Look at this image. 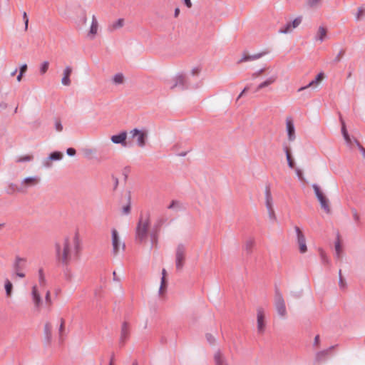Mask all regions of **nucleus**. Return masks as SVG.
Instances as JSON below:
<instances>
[{
    "label": "nucleus",
    "mask_w": 365,
    "mask_h": 365,
    "mask_svg": "<svg viewBox=\"0 0 365 365\" xmlns=\"http://www.w3.org/2000/svg\"><path fill=\"white\" fill-rule=\"evenodd\" d=\"M56 261L63 265L69 264L76 259L81 250V241L79 234L76 232L63 237L55 243Z\"/></svg>",
    "instance_id": "obj_1"
},
{
    "label": "nucleus",
    "mask_w": 365,
    "mask_h": 365,
    "mask_svg": "<svg viewBox=\"0 0 365 365\" xmlns=\"http://www.w3.org/2000/svg\"><path fill=\"white\" fill-rule=\"evenodd\" d=\"M312 187L314 191L315 195L320 203L321 208L326 213H330L331 208L329 199L326 197L324 193L321 190L320 187L317 185H313Z\"/></svg>",
    "instance_id": "obj_2"
},
{
    "label": "nucleus",
    "mask_w": 365,
    "mask_h": 365,
    "mask_svg": "<svg viewBox=\"0 0 365 365\" xmlns=\"http://www.w3.org/2000/svg\"><path fill=\"white\" fill-rule=\"evenodd\" d=\"M130 135L133 141L136 142L139 147L143 148L145 146L148 137L146 130L134 128L130 131Z\"/></svg>",
    "instance_id": "obj_3"
},
{
    "label": "nucleus",
    "mask_w": 365,
    "mask_h": 365,
    "mask_svg": "<svg viewBox=\"0 0 365 365\" xmlns=\"http://www.w3.org/2000/svg\"><path fill=\"white\" fill-rule=\"evenodd\" d=\"M149 225L150 220L148 217L140 218L136 230L137 238L139 240L142 241L145 238L149 228Z\"/></svg>",
    "instance_id": "obj_4"
},
{
    "label": "nucleus",
    "mask_w": 365,
    "mask_h": 365,
    "mask_svg": "<svg viewBox=\"0 0 365 365\" xmlns=\"http://www.w3.org/2000/svg\"><path fill=\"white\" fill-rule=\"evenodd\" d=\"M112 245L113 252L115 255L125 250V244L121 240L118 231L115 229L112 230Z\"/></svg>",
    "instance_id": "obj_5"
},
{
    "label": "nucleus",
    "mask_w": 365,
    "mask_h": 365,
    "mask_svg": "<svg viewBox=\"0 0 365 365\" xmlns=\"http://www.w3.org/2000/svg\"><path fill=\"white\" fill-rule=\"evenodd\" d=\"M266 314L262 308L257 310V329L259 334H263L266 328Z\"/></svg>",
    "instance_id": "obj_6"
},
{
    "label": "nucleus",
    "mask_w": 365,
    "mask_h": 365,
    "mask_svg": "<svg viewBox=\"0 0 365 365\" xmlns=\"http://www.w3.org/2000/svg\"><path fill=\"white\" fill-rule=\"evenodd\" d=\"M302 21V16H298L295 18L292 21L288 22L285 25L282 26L279 29V33L284 34L292 33L294 29L297 28L300 25Z\"/></svg>",
    "instance_id": "obj_7"
},
{
    "label": "nucleus",
    "mask_w": 365,
    "mask_h": 365,
    "mask_svg": "<svg viewBox=\"0 0 365 365\" xmlns=\"http://www.w3.org/2000/svg\"><path fill=\"white\" fill-rule=\"evenodd\" d=\"M274 305L278 314L284 317L287 315L285 302L282 295L279 292H277L276 294Z\"/></svg>",
    "instance_id": "obj_8"
},
{
    "label": "nucleus",
    "mask_w": 365,
    "mask_h": 365,
    "mask_svg": "<svg viewBox=\"0 0 365 365\" xmlns=\"http://www.w3.org/2000/svg\"><path fill=\"white\" fill-rule=\"evenodd\" d=\"M31 294L34 308L35 311L39 312L42 305V299L36 285H34L32 287Z\"/></svg>",
    "instance_id": "obj_9"
},
{
    "label": "nucleus",
    "mask_w": 365,
    "mask_h": 365,
    "mask_svg": "<svg viewBox=\"0 0 365 365\" xmlns=\"http://www.w3.org/2000/svg\"><path fill=\"white\" fill-rule=\"evenodd\" d=\"M99 30V23L95 15L92 16L91 26L87 31V38L93 40L98 35Z\"/></svg>",
    "instance_id": "obj_10"
},
{
    "label": "nucleus",
    "mask_w": 365,
    "mask_h": 365,
    "mask_svg": "<svg viewBox=\"0 0 365 365\" xmlns=\"http://www.w3.org/2000/svg\"><path fill=\"white\" fill-rule=\"evenodd\" d=\"M185 256V247L180 244L176 248L175 258H176V267L181 269L183 266Z\"/></svg>",
    "instance_id": "obj_11"
},
{
    "label": "nucleus",
    "mask_w": 365,
    "mask_h": 365,
    "mask_svg": "<svg viewBox=\"0 0 365 365\" xmlns=\"http://www.w3.org/2000/svg\"><path fill=\"white\" fill-rule=\"evenodd\" d=\"M294 230L297 234V241L299 245V252L305 253L307 251L305 236L299 227H295Z\"/></svg>",
    "instance_id": "obj_12"
},
{
    "label": "nucleus",
    "mask_w": 365,
    "mask_h": 365,
    "mask_svg": "<svg viewBox=\"0 0 365 365\" xmlns=\"http://www.w3.org/2000/svg\"><path fill=\"white\" fill-rule=\"evenodd\" d=\"M26 265V260L22 258H16L14 264V274L20 278L25 277L26 274L24 272V269Z\"/></svg>",
    "instance_id": "obj_13"
},
{
    "label": "nucleus",
    "mask_w": 365,
    "mask_h": 365,
    "mask_svg": "<svg viewBox=\"0 0 365 365\" xmlns=\"http://www.w3.org/2000/svg\"><path fill=\"white\" fill-rule=\"evenodd\" d=\"M324 78V73L323 72H321L316 76L314 80L312 81L307 86L299 88L297 91L301 92L308 88H316L319 86V84L322 82Z\"/></svg>",
    "instance_id": "obj_14"
},
{
    "label": "nucleus",
    "mask_w": 365,
    "mask_h": 365,
    "mask_svg": "<svg viewBox=\"0 0 365 365\" xmlns=\"http://www.w3.org/2000/svg\"><path fill=\"white\" fill-rule=\"evenodd\" d=\"M286 130L287 132L288 140L293 141L295 139V128L293 119L291 117L286 118Z\"/></svg>",
    "instance_id": "obj_15"
},
{
    "label": "nucleus",
    "mask_w": 365,
    "mask_h": 365,
    "mask_svg": "<svg viewBox=\"0 0 365 365\" xmlns=\"http://www.w3.org/2000/svg\"><path fill=\"white\" fill-rule=\"evenodd\" d=\"M124 25L125 19L123 18L118 19L108 24L107 30L110 33H113L122 29L124 26Z\"/></svg>",
    "instance_id": "obj_16"
},
{
    "label": "nucleus",
    "mask_w": 365,
    "mask_h": 365,
    "mask_svg": "<svg viewBox=\"0 0 365 365\" xmlns=\"http://www.w3.org/2000/svg\"><path fill=\"white\" fill-rule=\"evenodd\" d=\"M127 133L121 132L118 135H112L110 138L111 141L115 144H120L123 147L127 146Z\"/></svg>",
    "instance_id": "obj_17"
},
{
    "label": "nucleus",
    "mask_w": 365,
    "mask_h": 365,
    "mask_svg": "<svg viewBox=\"0 0 365 365\" xmlns=\"http://www.w3.org/2000/svg\"><path fill=\"white\" fill-rule=\"evenodd\" d=\"M63 157V154L61 152L56 151L50 154L48 159L44 160L43 165L46 168H50L51 166L52 160H61Z\"/></svg>",
    "instance_id": "obj_18"
},
{
    "label": "nucleus",
    "mask_w": 365,
    "mask_h": 365,
    "mask_svg": "<svg viewBox=\"0 0 365 365\" xmlns=\"http://www.w3.org/2000/svg\"><path fill=\"white\" fill-rule=\"evenodd\" d=\"M72 68L71 66H66L63 71V77L61 79V83L63 86H68L71 85V81L70 80V76L72 73Z\"/></svg>",
    "instance_id": "obj_19"
},
{
    "label": "nucleus",
    "mask_w": 365,
    "mask_h": 365,
    "mask_svg": "<svg viewBox=\"0 0 365 365\" xmlns=\"http://www.w3.org/2000/svg\"><path fill=\"white\" fill-rule=\"evenodd\" d=\"M40 182V178L37 176L28 177L24 179L21 182V185L24 188L28 187L35 186Z\"/></svg>",
    "instance_id": "obj_20"
},
{
    "label": "nucleus",
    "mask_w": 365,
    "mask_h": 365,
    "mask_svg": "<svg viewBox=\"0 0 365 365\" xmlns=\"http://www.w3.org/2000/svg\"><path fill=\"white\" fill-rule=\"evenodd\" d=\"M314 38L317 42L322 43L327 38V29L324 26H319Z\"/></svg>",
    "instance_id": "obj_21"
},
{
    "label": "nucleus",
    "mask_w": 365,
    "mask_h": 365,
    "mask_svg": "<svg viewBox=\"0 0 365 365\" xmlns=\"http://www.w3.org/2000/svg\"><path fill=\"white\" fill-rule=\"evenodd\" d=\"M187 78L184 74H180L173 78L171 82L170 88H174L178 86H184L186 83Z\"/></svg>",
    "instance_id": "obj_22"
},
{
    "label": "nucleus",
    "mask_w": 365,
    "mask_h": 365,
    "mask_svg": "<svg viewBox=\"0 0 365 365\" xmlns=\"http://www.w3.org/2000/svg\"><path fill=\"white\" fill-rule=\"evenodd\" d=\"M130 334V327L128 323L124 322L121 327L120 331V341L122 343H125V341L128 339Z\"/></svg>",
    "instance_id": "obj_23"
},
{
    "label": "nucleus",
    "mask_w": 365,
    "mask_h": 365,
    "mask_svg": "<svg viewBox=\"0 0 365 365\" xmlns=\"http://www.w3.org/2000/svg\"><path fill=\"white\" fill-rule=\"evenodd\" d=\"M340 121H341V132H342V135L344 136V138L345 140V141L346 142L347 144L351 145L353 144V141L350 138V136L347 132V130H346V124H345V122L344 120H343V118L341 117H340Z\"/></svg>",
    "instance_id": "obj_24"
},
{
    "label": "nucleus",
    "mask_w": 365,
    "mask_h": 365,
    "mask_svg": "<svg viewBox=\"0 0 365 365\" xmlns=\"http://www.w3.org/2000/svg\"><path fill=\"white\" fill-rule=\"evenodd\" d=\"M45 339L48 344H50L52 338V325L50 322H47L44 325Z\"/></svg>",
    "instance_id": "obj_25"
},
{
    "label": "nucleus",
    "mask_w": 365,
    "mask_h": 365,
    "mask_svg": "<svg viewBox=\"0 0 365 365\" xmlns=\"http://www.w3.org/2000/svg\"><path fill=\"white\" fill-rule=\"evenodd\" d=\"M276 81V77H274V76H272L269 78H267L266 81L262 82L261 83H259L256 89V91H260L261 89L265 88V87H267L269 86V85L272 84L273 83H274Z\"/></svg>",
    "instance_id": "obj_26"
},
{
    "label": "nucleus",
    "mask_w": 365,
    "mask_h": 365,
    "mask_svg": "<svg viewBox=\"0 0 365 365\" xmlns=\"http://www.w3.org/2000/svg\"><path fill=\"white\" fill-rule=\"evenodd\" d=\"M284 151L286 153V158H287V160L289 167L292 169L294 168L295 163H294V158L292 156L290 148L287 147V148H285Z\"/></svg>",
    "instance_id": "obj_27"
},
{
    "label": "nucleus",
    "mask_w": 365,
    "mask_h": 365,
    "mask_svg": "<svg viewBox=\"0 0 365 365\" xmlns=\"http://www.w3.org/2000/svg\"><path fill=\"white\" fill-rule=\"evenodd\" d=\"M166 275H167L166 270L165 269H163L162 270L161 285L160 287V293L161 294L165 292L166 287H167Z\"/></svg>",
    "instance_id": "obj_28"
},
{
    "label": "nucleus",
    "mask_w": 365,
    "mask_h": 365,
    "mask_svg": "<svg viewBox=\"0 0 365 365\" xmlns=\"http://www.w3.org/2000/svg\"><path fill=\"white\" fill-rule=\"evenodd\" d=\"M112 81L115 85L123 84L125 81V77L123 73H118L113 76Z\"/></svg>",
    "instance_id": "obj_29"
},
{
    "label": "nucleus",
    "mask_w": 365,
    "mask_h": 365,
    "mask_svg": "<svg viewBox=\"0 0 365 365\" xmlns=\"http://www.w3.org/2000/svg\"><path fill=\"white\" fill-rule=\"evenodd\" d=\"M12 289H13V284L11 282V281L9 279H6L5 280V289H6L7 297H10L11 296Z\"/></svg>",
    "instance_id": "obj_30"
},
{
    "label": "nucleus",
    "mask_w": 365,
    "mask_h": 365,
    "mask_svg": "<svg viewBox=\"0 0 365 365\" xmlns=\"http://www.w3.org/2000/svg\"><path fill=\"white\" fill-rule=\"evenodd\" d=\"M339 286L340 289L343 290H344L346 287V280L342 277L341 269L339 271Z\"/></svg>",
    "instance_id": "obj_31"
},
{
    "label": "nucleus",
    "mask_w": 365,
    "mask_h": 365,
    "mask_svg": "<svg viewBox=\"0 0 365 365\" xmlns=\"http://www.w3.org/2000/svg\"><path fill=\"white\" fill-rule=\"evenodd\" d=\"M335 252L336 257L340 259L341 257L342 249L339 240H337L335 243Z\"/></svg>",
    "instance_id": "obj_32"
},
{
    "label": "nucleus",
    "mask_w": 365,
    "mask_h": 365,
    "mask_svg": "<svg viewBox=\"0 0 365 365\" xmlns=\"http://www.w3.org/2000/svg\"><path fill=\"white\" fill-rule=\"evenodd\" d=\"M48 67H49L48 61H43L40 66V68H39L40 73L41 75H43L44 73H46L48 69Z\"/></svg>",
    "instance_id": "obj_33"
},
{
    "label": "nucleus",
    "mask_w": 365,
    "mask_h": 365,
    "mask_svg": "<svg viewBox=\"0 0 365 365\" xmlns=\"http://www.w3.org/2000/svg\"><path fill=\"white\" fill-rule=\"evenodd\" d=\"M331 349V348H330L329 349H327V350H324V351L318 352L316 356L317 359L320 360V359L326 357L330 352Z\"/></svg>",
    "instance_id": "obj_34"
},
{
    "label": "nucleus",
    "mask_w": 365,
    "mask_h": 365,
    "mask_svg": "<svg viewBox=\"0 0 365 365\" xmlns=\"http://www.w3.org/2000/svg\"><path fill=\"white\" fill-rule=\"evenodd\" d=\"M65 329V321L63 318L60 319V326L58 329V334L60 339L62 338Z\"/></svg>",
    "instance_id": "obj_35"
},
{
    "label": "nucleus",
    "mask_w": 365,
    "mask_h": 365,
    "mask_svg": "<svg viewBox=\"0 0 365 365\" xmlns=\"http://www.w3.org/2000/svg\"><path fill=\"white\" fill-rule=\"evenodd\" d=\"M266 207H267V210H269L270 208H273L272 199V197H271V195H270V194L269 192L267 193Z\"/></svg>",
    "instance_id": "obj_36"
},
{
    "label": "nucleus",
    "mask_w": 365,
    "mask_h": 365,
    "mask_svg": "<svg viewBox=\"0 0 365 365\" xmlns=\"http://www.w3.org/2000/svg\"><path fill=\"white\" fill-rule=\"evenodd\" d=\"M166 218L164 217H160L158 218L155 225L156 229L160 228L166 222Z\"/></svg>",
    "instance_id": "obj_37"
},
{
    "label": "nucleus",
    "mask_w": 365,
    "mask_h": 365,
    "mask_svg": "<svg viewBox=\"0 0 365 365\" xmlns=\"http://www.w3.org/2000/svg\"><path fill=\"white\" fill-rule=\"evenodd\" d=\"M32 159H33V155H26L21 156V157L19 158L18 160H16V162L20 163V162H25V161H31Z\"/></svg>",
    "instance_id": "obj_38"
},
{
    "label": "nucleus",
    "mask_w": 365,
    "mask_h": 365,
    "mask_svg": "<svg viewBox=\"0 0 365 365\" xmlns=\"http://www.w3.org/2000/svg\"><path fill=\"white\" fill-rule=\"evenodd\" d=\"M365 9L364 8H359L356 14V19L360 20L364 17Z\"/></svg>",
    "instance_id": "obj_39"
},
{
    "label": "nucleus",
    "mask_w": 365,
    "mask_h": 365,
    "mask_svg": "<svg viewBox=\"0 0 365 365\" xmlns=\"http://www.w3.org/2000/svg\"><path fill=\"white\" fill-rule=\"evenodd\" d=\"M130 212V201L122 207V213L124 215H128Z\"/></svg>",
    "instance_id": "obj_40"
},
{
    "label": "nucleus",
    "mask_w": 365,
    "mask_h": 365,
    "mask_svg": "<svg viewBox=\"0 0 365 365\" xmlns=\"http://www.w3.org/2000/svg\"><path fill=\"white\" fill-rule=\"evenodd\" d=\"M319 255H320V257H321L323 262H324V263L329 262L328 257H327L326 252L323 250H319Z\"/></svg>",
    "instance_id": "obj_41"
},
{
    "label": "nucleus",
    "mask_w": 365,
    "mask_h": 365,
    "mask_svg": "<svg viewBox=\"0 0 365 365\" xmlns=\"http://www.w3.org/2000/svg\"><path fill=\"white\" fill-rule=\"evenodd\" d=\"M344 53H345V51L344 49H341L336 54V56L334 58V61L339 62L341 61V59L342 58V57L344 56Z\"/></svg>",
    "instance_id": "obj_42"
},
{
    "label": "nucleus",
    "mask_w": 365,
    "mask_h": 365,
    "mask_svg": "<svg viewBox=\"0 0 365 365\" xmlns=\"http://www.w3.org/2000/svg\"><path fill=\"white\" fill-rule=\"evenodd\" d=\"M262 56V54H257V55H255V56H247V57L243 58L241 60V61H248V60L257 59V58H260Z\"/></svg>",
    "instance_id": "obj_43"
},
{
    "label": "nucleus",
    "mask_w": 365,
    "mask_h": 365,
    "mask_svg": "<svg viewBox=\"0 0 365 365\" xmlns=\"http://www.w3.org/2000/svg\"><path fill=\"white\" fill-rule=\"evenodd\" d=\"M45 299H46V303L48 304V306H51L52 302H51V299L50 291L46 292V295H45Z\"/></svg>",
    "instance_id": "obj_44"
},
{
    "label": "nucleus",
    "mask_w": 365,
    "mask_h": 365,
    "mask_svg": "<svg viewBox=\"0 0 365 365\" xmlns=\"http://www.w3.org/2000/svg\"><path fill=\"white\" fill-rule=\"evenodd\" d=\"M55 128H56V130L58 131V132H61L63 130V126L60 122V120H56V123H55Z\"/></svg>",
    "instance_id": "obj_45"
},
{
    "label": "nucleus",
    "mask_w": 365,
    "mask_h": 365,
    "mask_svg": "<svg viewBox=\"0 0 365 365\" xmlns=\"http://www.w3.org/2000/svg\"><path fill=\"white\" fill-rule=\"evenodd\" d=\"M215 361L216 363L218 364V365H222V356L221 355L218 353L217 354H215Z\"/></svg>",
    "instance_id": "obj_46"
},
{
    "label": "nucleus",
    "mask_w": 365,
    "mask_h": 365,
    "mask_svg": "<svg viewBox=\"0 0 365 365\" xmlns=\"http://www.w3.org/2000/svg\"><path fill=\"white\" fill-rule=\"evenodd\" d=\"M267 211H268L269 217L272 220H274L276 219V215H275V213H274V208H270V209L267 210Z\"/></svg>",
    "instance_id": "obj_47"
},
{
    "label": "nucleus",
    "mask_w": 365,
    "mask_h": 365,
    "mask_svg": "<svg viewBox=\"0 0 365 365\" xmlns=\"http://www.w3.org/2000/svg\"><path fill=\"white\" fill-rule=\"evenodd\" d=\"M38 277H39V282L41 284H44V275H43V271L42 270H39L38 272Z\"/></svg>",
    "instance_id": "obj_48"
},
{
    "label": "nucleus",
    "mask_w": 365,
    "mask_h": 365,
    "mask_svg": "<svg viewBox=\"0 0 365 365\" xmlns=\"http://www.w3.org/2000/svg\"><path fill=\"white\" fill-rule=\"evenodd\" d=\"M66 153L70 155V156H74L76 153V151L74 148H69L67 149L66 150Z\"/></svg>",
    "instance_id": "obj_49"
},
{
    "label": "nucleus",
    "mask_w": 365,
    "mask_h": 365,
    "mask_svg": "<svg viewBox=\"0 0 365 365\" xmlns=\"http://www.w3.org/2000/svg\"><path fill=\"white\" fill-rule=\"evenodd\" d=\"M320 1V0H308V4L310 6H316L319 2Z\"/></svg>",
    "instance_id": "obj_50"
},
{
    "label": "nucleus",
    "mask_w": 365,
    "mask_h": 365,
    "mask_svg": "<svg viewBox=\"0 0 365 365\" xmlns=\"http://www.w3.org/2000/svg\"><path fill=\"white\" fill-rule=\"evenodd\" d=\"M27 65L26 64H23L21 68H20V72L21 74H24L26 71H27Z\"/></svg>",
    "instance_id": "obj_51"
},
{
    "label": "nucleus",
    "mask_w": 365,
    "mask_h": 365,
    "mask_svg": "<svg viewBox=\"0 0 365 365\" xmlns=\"http://www.w3.org/2000/svg\"><path fill=\"white\" fill-rule=\"evenodd\" d=\"M200 68H194L191 70V73H192V75L195 76V75H198L200 73Z\"/></svg>",
    "instance_id": "obj_52"
},
{
    "label": "nucleus",
    "mask_w": 365,
    "mask_h": 365,
    "mask_svg": "<svg viewBox=\"0 0 365 365\" xmlns=\"http://www.w3.org/2000/svg\"><path fill=\"white\" fill-rule=\"evenodd\" d=\"M246 245L247 247L251 248L254 245V240H250L247 242Z\"/></svg>",
    "instance_id": "obj_53"
},
{
    "label": "nucleus",
    "mask_w": 365,
    "mask_h": 365,
    "mask_svg": "<svg viewBox=\"0 0 365 365\" xmlns=\"http://www.w3.org/2000/svg\"><path fill=\"white\" fill-rule=\"evenodd\" d=\"M353 216H354V219L356 221H358L359 220V215L356 210L354 211Z\"/></svg>",
    "instance_id": "obj_54"
},
{
    "label": "nucleus",
    "mask_w": 365,
    "mask_h": 365,
    "mask_svg": "<svg viewBox=\"0 0 365 365\" xmlns=\"http://www.w3.org/2000/svg\"><path fill=\"white\" fill-rule=\"evenodd\" d=\"M185 1V5L188 7V8H191L192 7V2H191V0H184Z\"/></svg>",
    "instance_id": "obj_55"
},
{
    "label": "nucleus",
    "mask_w": 365,
    "mask_h": 365,
    "mask_svg": "<svg viewBox=\"0 0 365 365\" xmlns=\"http://www.w3.org/2000/svg\"><path fill=\"white\" fill-rule=\"evenodd\" d=\"M249 88L247 86L245 87L243 91L241 92V93L238 96V98H241L245 93V92H247L248 91Z\"/></svg>",
    "instance_id": "obj_56"
},
{
    "label": "nucleus",
    "mask_w": 365,
    "mask_h": 365,
    "mask_svg": "<svg viewBox=\"0 0 365 365\" xmlns=\"http://www.w3.org/2000/svg\"><path fill=\"white\" fill-rule=\"evenodd\" d=\"M314 343L317 346H318V344H319V335H317L315 336Z\"/></svg>",
    "instance_id": "obj_57"
},
{
    "label": "nucleus",
    "mask_w": 365,
    "mask_h": 365,
    "mask_svg": "<svg viewBox=\"0 0 365 365\" xmlns=\"http://www.w3.org/2000/svg\"><path fill=\"white\" fill-rule=\"evenodd\" d=\"M263 70H260L259 72L257 73H255L252 74V77L253 78H257V76H259L262 73Z\"/></svg>",
    "instance_id": "obj_58"
},
{
    "label": "nucleus",
    "mask_w": 365,
    "mask_h": 365,
    "mask_svg": "<svg viewBox=\"0 0 365 365\" xmlns=\"http://www.w3.org/2000/svg\"><path fill=\"white\" fill-rule=\"evenodd\" d=\"M296 173H297V175H298V177L302 178V171L299 169H297Z\"/></svg>",
    "instance_id": "obj_59"
},
{
    "label": "nucleus",
    "mask_w": 365,
    "mask_h": 365,
    "mask_svg": "<svg viewBox=\"0 0 365 365\" xmlns=\"http://www.w3.org/2000/svg\"><path fill=\"white\" fill-rule=\"evenodd\" d=\"M23 76H24V74H21V73H19V76H17V78H16L18 82L21 81Z\"/></svg>",
    "instance_id": "obj_60"
},
{
    "label": "nucleus",
    "mask_w": 365,
    "mask_h": 365,
    "mask_svg": "<svg viewBox=\"0 0 365 365\" xmlns=\"http://www.w3.org/2000/svg\"><path fill=\"white\" fill-rule=\"evenodd\" d=\"M24 24H25V31H27L28 30V25H29V19L28 20H24Z\"/></svg>",
    "instance_id": "obj_61"
},
{
    "label": "nucleus",
    "mask_w": 365,
    "mask_h": 365,
    "mask_svg": "<svg viewBox=\"0 0 365 365\" xmlns=\"http://www.w3.org/2000/svg\"><path fill=\"white\" fill-rule=\"evenodd\" d=\"M23 19H24V20H28V19H29L28 16H27V14H26V12H25V11L23 13Z\"/></svg>",
    "instance_id": "obj_62"
},
{
    "label": "nucleus",
    "mask_w": 365,
    "mask_h": 365,
    "mask_svg": "<svg viewBox=\"0 0 365 365\" xmlns=\"http://www.w3.org/2000/svg\"><path fill=\"white\" fill-rule=\"evenodd\" d=\"M180 13V9L178 8L175 10V16L177 17Z\"/></svg>",
    "instance_id": "obj_63"
},
{
    "label": "nucleus",
    "mask_w": 365,
    "mask_h": 365,
    "mask_svg": "<svg viewBox=\"0 0 365 365\" xmlns=\"http://www.w3.org/2000/svg\"><path fill=\"white\" fill-rule=\"evenodd\" d=\"M109 365H114V357L113 356L111 357V359L110 360Z\"/></svg>",
    "instance_id": "obj_64"
}]
</instances>
